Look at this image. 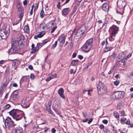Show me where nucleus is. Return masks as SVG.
<instances>
[{"instance_id":"55","label":"nucleus","mask_w":133,"mask_h":133,"mask_svg":"<svg viewBox=\"0 0 133 133\" xmlns=\"http://www.w3.org/2000/svg\"><path fill=\"white\" fill-rule=\"evenodd\" d=\"M78 57L79 59H81L83 58V57L82 55H78Z\"/></svg>"},{"instance_id":"25","label":"nucleus","mask_w":133,"mask_h":133,"mask_svg":"<svg viewBox=\"0 0 133 133\" xmlns=\"http://www.w3.org/2000/svg\"><path fill=\"white\" fill-rule=\"evenodd\" d=\"M113 115L116 118H118L119 117V113L115 111L113 113Z\"/></svg>"},{"instance_id":"35","label":"nucleus","mask_w":133,"mask_h":133,"mask_svg":"<svg viewBox=\"0 0 133 133\" xmlns=\"http://www.w3.org/2000/svg\"><path fill=\"white\" fill-rule=\"evenodd\" d=\"M57 43V41H56L55 43L52 45V47L53 48H54L56 46Z\"/></svg>"},{"instance_id":"43","label":"nucleus","mask_w":133,"mask_h":133,"mask_svg":"<svg viewBox=\"0 0 133 133\" xmlns=\"http://www.w3.org/2000/svg\"><path fill=\"white\" fill-rule=\"evenodd\" d=\"M131 54H129L127 57L126 58H125V59L126 60H127V59H128L131 56Z\"/></svg>"},{"instance_id":"14","label":"nucleus","mask_w":133,"mask_h":133,"mask_svg":"<svg viewBox=\"0 0 133 133\" xmlns=\"http://www.w3.org/2000/svg\"><path fill=\"white\" fill-rule=\"evenodd\" d=\"M105 43L106 44V46L105 48H104V51L105 52H107L112 49V47L109 45L107 41V38L106 39V40L105 41Z\"/></svg>"},{"instance_id":"19","label":"nucleus","mask_w":133,"mask_h":133,"mask_svg":"<svg viewBox=\"0 0 133 133\" xmlns=\"http://www.w3.org/2000/svg\"><path fill=\"white\" fill-rule=\"evenodd\" d=\"M116 35L115 34H111L110 36L109 37V39L110 41L112 42L114 41L115 39V37Z\"/></svg>"},{"instance_id":"46","label":"nucleus","mask_w":133,"mask_h":133,"mask_svg":"<svg viewBox=\"0 0 133 133\" xmlns=\"http://www.w3.org/2000/svg\"><path fill=\"white\" fill-rule=\"evenodd\" d=\"M56 130L54 128H52L51 130L52 133H55L56 132Z\"/></svg>"},{"instance_id":"53","label":"nucleus","mask_w":133,"mask_h":133,"mask_svg":"<svg viewBox=\"0 0 133 133\" xmlns=\"http://www.w3.org/2000/svg\"><path fill=\"white\" fill-rule=\"evenodd\" d=\"M74 71V70L72 69H70V74H71L72 73H73V71Z\"/></svg>"},{"instance_id":"47","label":"nucleus","mask_w":133,"mask_h":133,"mask_svg":"<svg viewBox=\"0 0 133 133\" xmlns=\"http://www.w3.org/2000/svg\"><path fill=\"white\" fill-rule=\"evenodd\" d=\"M23 37V36L22 35H20L18 36V39L19 41L21 40L22 39V38Z\"/></svg>"},{"instance_id":"6","label":"nucleus","mask_w":133,"mask_h":133,"mask_svg":"<svg viewBox=\"0 0 133 133\" xmlns=\"http://www.w3.org/2000/svg\"><path fill=\"white\" fill-rule=\"evenodd\" d=\"M4 122L5 127L8 129H9L10 127L13 128L16 125L11 119L9 117H7L5 120H4Z\"/></svg>"},{"instance_id":"12","label":"nucleus","mask_w":133,"mask_h":133,"mask_svg":"<svg viewBox=\"0 0 133 133\" xmlns=\"http://www.w3.org/2000/svg\"><path fill=\"white\" fill-rule=\"evenodd\" d=\"M65 39V36L64 35L62 34L59 37L58 40L60 43L61 46L64 43Z\"/></svg>"},{"instance_id":"23","label":"nucleus","mask_w":133,"mask_h":133,"mask_svg":"<svg viewBox=\"0 0 133 133\" xmlns=\"http://www.w3.org/2000/svg\"><path fill=\"white\" fill-rule=\"evenodd\" d=\"M78 60H74L71 62V65L72 66H75L78 63Z\"/></svg>"},{"instance_id":"37","label":"nucleus","mask_w":133,"mask_h":133,"mask_svg":"<svg viewBox=\"0 0 133 133\" xmlns=\"http://www.w3.org/2000/svg\"><path fill=\"white\" fill-rule=\"evenodd\" d=\"M47 42H44L42 43H38V44H39V46H42L43 45H44L45 44H46L47 43Z\"/></svg>"},{"instance_id":"2","label":"nucleus","mask_w":133,"mask_h":133,"mask_svg":"<svg viewBox=\"0 0 133 133\" xmlns=\"http://www.w3.org/2000/svg\"><path fill=\"white\" fill-rule=\"evenodd\" d=\"M87 29L86 26L84 25L80 26L74 36V39L78 41L82 36Z\"/></svg>"},{"instance_id":"39","label":"nucleus","mask_w":133,"mask_h":133,"mask_svg":"<svg viewBox=\"0 0 133 133\" xmlns=\"http://www.w3.org/2000/svg\"><path fill=\"white\" fill-rule=\"evenodd\" d=\"M119 83L118 81H116L114 82V84L116 85L117 86L118 85Z\"/></svg>"},{"instance_id":"1","label":"nucleus","mask_w":133,"mask_h":133,"mask_svg":"<svg viewBox=\"0 0 133 133\" xmlns=\"http://www.w3.org/2000/svg\"><path fill=\"white\" fill-rule=\"evenodd\" d=\"M9 113L13 118L16 121L21 119L23 117L24 115L23 111H19L17 109H13Z\"/></svg>"},{"instance_id":"20","label":"nucleus","mask_w":133,"mask_h":133,"mask_svg":"<svg viewBox=\"0 0 133 133\" xmlns=\"http://www.w3.org/2000/svg\"><path fill=\"white\" fill-rule=\"evenodd\" d=\"M119 55H121L120 58L121 59H124L126 57V53L125 52H122L120 53Z\"/></svg>"},{"instance_id":"26","label":"nucleus","mask_w":133,"mask_h":133,"mask_svg":"<svg viewBox=\"0 0 133 133\" xmlns=\"http://www.w3.org/2000/svg\"><path fill=\"white\" fill-rule=\"evenodd\" d=\"M45 34V33L44 32H40L37 35V36L38 38H41Z\"/></svg>"},{"instance_id":"57","label":"nucleus","mask_w":133,"mask_h":133,"mask_svg":"<svg viewBox=\"0 0 133 133\" xmlns=\"http://www.w3.org/2000/svg\"><path fill=\"white\" fill-rule=\"evenodd\" d=\"M28 68L30 70H32L33 69L32 66L31 65H29Z\"/></svg>"},{"instance_id":"52","label":"nucleus","mask_w":133,"mask_h":133,"mask_svg":"<svg viewBox=\"0 0 133 133\" xmlns=\"http://www.w3.org/2000/svg\"><path fill=\"white\" fill-rule=\"evenodd\" d=\"M49 24H50L51 27H52V26L54 24V23L52 21H51L49 22Z\"/></svg>"},{"instance_id":"11","label":"nucleus","mask_w":133,"mask_h":133,"mask_svg":"<svg viewBox=\"0 0 133 133\" xmlns=\"http://www.w3.org/2000/svg\"><path fill=\"white\" fill-rule=\"evenodd\" d=\"M0 34L2 35L4 39H6L8 35L7 31L4 29L0 30Z\"/></svg>"},{"instance_id":"10","label":"nucleus","mask_w":133,"mask_h":133,"mask_svg":"<svg viewBox=\"0 0 133 133\" xmlns=\"http://www.w3.org/2000/svg\"><path fill=\"white\" fill-rule=\"evenodd\" d=\"M119 28L115 25H113L110 28V30H111V33L116 35L118 32Z\"/></svg>"},{"instance_id":"48","label":"nucleus","mask_w":133,"mask_h":133,"mask_svg":"<svg viewBox=\"0 0 133 133\" xmlns=\"http://www.w3.org/2000/svg\"><path fill=\"white\" fill-rule=\"evenodd\" d=\"M93 120V119L91 118H90L89 120L88 121V124H90V123H91Z\"/></svg>"},{"instance_id":"34","label":"nucleus","mask_w":133,"mask_h":133,"mask_svg":"<svg viewBox=\"0 0 133 133\" xmlns=\"http://www.w3.org/2000/svg\"><path fill=\"white\" fill-rule=\"evenodd\" d=\"M57 28V26H54L52 28V30L51 31V33H53L54 32V31H55V30Z\"/></svg>"},{"instance_id":"59","label":"nucleus","mask_w":133,"mask_h":133,"mask_svg":"<svg viewBox=\"0 0 133 133\" xmlns=\"http://www.w3.org/2000/svg\"><path fill=\"white\" fill-rule=\"evenodd\" d=\"M76 53H74L72 55V57L73 58H74L76 57Z\"/></svg>"},{"instance_id":"8","label":"nucleus","mask_w":133,"mask_h":133,"mask_svg":"<svg viewBox=\"0 0 133 133\" xmlns=\"http://www.w3.org/2000/svg\"><path fill=\"white\" fill-rule=\"evenodd\" d=\"M12 130V133H21L22 132V129L16 124L15 125Z\"/></svg>"},{"instance_id":"33","label":"nucleus","mask_w":133,"mask_h":133,"mask_svg":"<svg viewBox=\"0 0 133 133\" xmlns=\"http://www.w3.org/2000/svg\"><path fill=\"white\" fill-rule=\"evenodd\" d=\"M13 95L12 96V98L14 100H16L17 98V95H15L13 94Z\"/></svg>"},{"instance_id":"7","label":"nucleus","mask_w":133,"mask_h":133,"mask_svg":"<svg viewBox=\"0 0 133 133\" xmlns=\"http://www.w3.org/2000/svg\"><path fill=\"white\" fill-rule=\"evenodd\" d=\"M122 92L121 91H116L111 96V97L113 99L119 98H122Z\"/></svg>"},{"instance_id":"41","label":"nucleus","mask_w":133,"mask_h":133,"mask_svg":"<svg viewBox=\"0 0 133 133\" xmlns=\"http://www.w3.org/2000/svg\"><path fill=\"white\" fill-rule=\"evenodd\" d=\"M125 123L127 125H129L130 124V121L129 119H128L125 122Z\"/></svg>"},{"instance_id":"16","label":"nucleus","mask_w":133,"mask_h":133,"mask_svg":"<svg viewBox=\"0 0 133 133\" xmlns=\"http://www.w3.org/2000/svg\"><path fill=\"white\" fill-rule=\"evenodd\" d=\"M64 92V89L63 88H61L58 91V93L60 97L63 99L65 98V96L63 95Z\"/></svg>"},{"instance_id":"21","label":"nucleus","mask_w":133,"mask_h":133,"mask_svg":"<svg viewBox=\"0 0 133 133\" xmlns=\"http://www.w3.org/2000/svg\"><path fill=\"white\" fill-rule=\"evenodd\" d=\"M39 49V47L38 46H37L31 49V53H33L35 51H37Z\"/></svg>"},{"instance_id":"63","label":"nucleus","mask_w":133,"mask_h":133,"mask_svg":"<svg viewBox=\"0 0 133 133\" xmlns=\"http://www.w3.org/2000/svg\"><path fill=\"white\" fill-rule=\"evenodd\" d=\"M115 78H118V77L119 78H120L119 75L118 74L117 75L115 76Z\"/></svg>"},{"instance_id":"15","label":"nucleus","mask_w":133,"mask_h":133,"mask_svg":"<svg viewBox=\"0 0 133 133\" xmlns=\"http://www.w3.org/2000/svg\"><path fill=\"white\" fill-rule=\"evenodd\" d=\"M70 11V8H64L62 11V15L63 16H65Z\"/></svg>"},{"instance_id":"22","label":"nucleus","mask_w":133,"mask_h":133,"mask_svg":"<svg viewBox=\"0 0 133 133\" xmlns=\"http://www.w3.org/2000/svg\"><path fill=\"white\" fill-rule=\"evenodd\" d=\"M23 30L25 33H28L29 31V26L26 25L25 26Z\"/></svg>"},{"instance_id":"51","label":"nucleus","mask_w":133,"mask_h":133,"mask_svg":"<svg viewBox=\"0 0 133 133\" xmlns=\"http://www.w3.org/2000/svg\"><path fill=\"white\" fill-rule=\"evenodd\" d=\"M76 30V29H74V30L72 31V33L71 35V37H72V36L75 33Z\"/></svg>"},{"instance_id":"54","label":"nucleus","mask_w":133,"mask_h":133,"mask_svg":"<svg viewBox=\"0 0 133 133\" xmlns=\"http://www.w3.org/2000/svg\"><path fill=\"white\" fill-rule=\"evenodd\" d=\"M125 112L124 111H122L121 112V116H123L124 115Z\"/></svg>"},{"instance_id":"61","label":"nucleus","mask_w":133,"mask_h":133,"mask_svg":"<svg viewBox=\"0 0 133 133\" xmlns=\"http://www.w3.org/2000/svg\"><path fill=\"white\" fill-rule=\"evenodd\" d=\"M105 41L104 40L101 43L102 45V46H104L105 44Z\"/></svg>"},{"instance_id":"5","label":"nucleus","mask_w":133,"mask_h":133,"mask_svg":"<svg viewBox=\"0 0 133 133\" xmlns=\"http://www.w3.org/2000/svg\"><path fill=\"white\" fill-rule=\"evenodd\" d=\"M92 41V39L90 38L88 40L82 47L83 50L87 52L89 51L91 48Z\"/></svg>"},{"instance_id":"27","label":"nucleus","mask_w":133,"mask_h":133,"mask_svg":"<svg viewBox=\"0 0 133 133\" xmlns=\"http://www.w3.org/2000/svg\"><path fill=\"white\" fill-rule=\"evenodd\" d=\"M23 16V13L22 12H20L18 15V17L20 18V20H21Z\"/></svg>"},{"instance_id":"64","label":"nucleus","mask_w":133,"mask_h":133,"mask_svg":"<svg viewBox=\"0 0 133 133\" xmlns=\"http://www.w3.org/2000/svg\"><path fill=\"white\" fill-rule=\"evenodd\" d=\"M70 1V0H66L64 4H66L68 3Z\"/></svg>"},{"instance_id":"38","label":"nucleus","mask_w":133,"mask_h":133,"mask_svg":"<svg viewBox=\"0 0 133 133\" xmlns=\"http://www.w3.org/2000/svg\"><path fill=\"white\" fill-rule=\"evenodd\" d=\"M92 65V62H91L89 63L88 64V65L87 66L86 68H88L89 66H90Z\"/></svg>"},{"instance_id":"32","label":"nucleus","mask_w":133,"mask_h":133,"mask_svg":"<svg viewBox=\"0 0 133 133\" xmlns=\"http://www.w3.org/2000/svg\"><path fill=\"white\" fill-rule=\"evenodd\" d=\"M105 133H109L110 131L108 129L105 128L104 130Z\"/></svg>"},{"instance_id":"36","label":"nucleus","mask_w":133,"mask_h":133,"mask_svg":"<svg viewBox=\"0 0 133 133\" xmlns=\"http://www.w3.org/2000/svg\"><path fill=\"white\" fill-rule=\"evenodd\" d=\"M30 78L32 79H34L35 78V76L33 74H31L30 76Z\"/></svg>"},{"instance_id":"58","label":"nucleus","mask_w":133,"mask_h":133,"mask_svg":"<svg viewBox=\"0 0 133 133\" xmlns=\"http://www.w3.org/2000/svg\"><path fill=\"white\" fill-rule=\"evenodd\" d=\"M88 121V118H86L85 120H83L82 121L83 122H87Z\"/></svg>"},{"instance_id":"13","label":"nucleus","mask_w":133,"mask_h":133,"mask_svg":"<svg viewBox=\"0 0 133 133\" xmlns=\"http://www.w3.org/2000/svg\"><path fill=\"white\" fill-rule=\"evenodd\" d=\"M21 105L24 108H26L29 106L30 104L29 102L25 99H23L22 101Z\"/></svg>"},{"instance_id":"3","label":"nucleus","mask_w":133,"mask_h":133,"mask_svg":"<svg viewBox=\"0 0 133 133\" xmlns=\"http://www.w3.org/2000/svg\"><path fill=\"white\" fill-rule=\"evenodd\" d=\"M98 93L99 95L102 96L107 92V90L105 85L101 82H99L97 87Z\"/></svg>"},{"instance_id":"4","label":"nucleus","mask_w":133,"mask_h":133,"mask_svg":"<svg viewBox=\"0 0 133 133\" xmlns=\"http://www.w3.org/2000/svg\"><path fill=\"white\" fill-rule=\"evenodd\" d=\"M11 44V48L9 49L8 51V53L10 54H14L18 53L22 48L20 47V45L18 44H15L14 43L12 42Z\"/></svg>"},{"instance_id":"45","label":"nucleus","mask_w":133,"mask_h":133,"mask_svg":"<svg viewBox=\"0 0 133 133\" xmlns=\"http://www.w3.org/2000/svg\"><path fill=\"white\" fill-rule=\"evenodd\" d=\"M99 128L101 129H104V126L103 124H101L99 125Z\"/></svg>"},{"instance_id":"28","label":"nucleus","mask_w":133,"mask_h":133,"mask_svg":"<svg viewBox=\"0 0 133 133\" xmlns=\"http://www.w3.org/2000/svg\"><path fill=\"white\" fill-rule=\"evenodd\" d=\"M44 15L45 14L44 11L43 10H42L40 13V17L42 18H43L44 17Z\"/></svg>"},{"instance_id":"17","label":"nucleus","mask_w":133,"mask_h":133,"mask_svg":"<svg viewBox=\"0 0 133 133\" xmlns=\"http://www.w3.org/2000/svg\"><path fill=\"white\" fill-rule=\"evenodd\" d=\"M109 6L108 3H104L103 5L102 9L104 11H107L109 10Z\"/></svg>"},{"instance_id":"24","label":"nucleus","mask_w":133,"mask_h":133,"mask_svg":"<svg viewBox=\"0 0 133 133\" xmlns=\"http://www.w3.org/2000/svg\"><path fill=\"white\" fill-rule=\"evenodd\" d=\"M11 107L10 104H8L4 106L3 108L4 110H7L8 109Z\"/></svg>"},{"instance_id":"18","label":"nucleus","mask_w":133,"mask_h":133,"mask_svg":"<svg viewBox=\"0 0 133 133\" xmlns=\"http://www.w3.org/2000/svg\"><path fill=\"white\" fill-rule=\"evenodd\" d=\"M51 101H49L48 103L46 106V109L49 112H51Z\"/></svg>"},{"instance_id":"42","label":"nucleus","mask_w":133,"mask_h":133,"mask_svg":"<svg viewBox=\"0 0 133 133\" xmlns=\"http://www.w3.org/2000/svg\"><path fill=\"white\" fill-rule=\"evenodd\" d=\"M103 123L105 124H107L108 123V121L106 119H104L102 121Z\"/></svg>"},{"instance_id":"50","label":"nucleus","mask_w":133,"mask_h":133,"mask_svg":"<svg viewBox=\"0 0 133 133\" xmlns=\"http://www.w3.org/2000/svg\"><path fill=\"white\" fill-rule=\"evenodd\" d=\"M27 3V0H25L23 2V4L24 5H26Z\"/></svg>"},{"instance_id":"56","label":"nucleus","mask_w":133,"mask_h":133,"mask_svg":"<svg viewBox=\"0 0 133 133\" xmlns=\"http://www.w3.org/2000/svg\"><path fill=\"white\" fill-rule=\"evenodd\" d=\"M12 86L13 87H18V85L17 84H16V83H14L12 85Z\"/></svg>"},{"instance_id":"44","label":"nucleus","mask_w":133,"mask_h":133,"mask_svg":"<svg viewBox=\"0 0 133 133\" xmlns=\"http://www.w3.org/2000/svg\"><path fill=\"white\" fill-rule=\"evenodd\" d=\"M61 3L60 2H59L58 3V4H57V6L58 9H59L60 7L61 6Z\"/></svg>"},{"instance_id":"62","label":"nucleus","mask_w":133,"mask_h":133,"mask_svg":"<svg viewBox=\"0 0 133 133\" xmlns=\"http://www.w3.org/2000/svg\"><path fill=\"white\" fill-rule=\"evenodd\" d=\"M38 4L37 3L36 4V6L34 9V10H35V8H36V10L38 8Z\"/></svg>"},{"instance_id":"9","label":"nucleus","mask_w":133,"mask_h":133,"mask_svg":"<svg viewBox=\"0 0 133 133\" xmlns=\"http://www.w3.org/2000/svg\"><path fill=\"white\" fill-rule=\"evenodd\" d=\"M126 4L125 0H118L117 5L120 9L123 8Z\"/></svg>"},{"instance_id":"49","label":"nucleus","mask_w":133,"mask_h":133,"mask_svg":"<svg viewBox=\"0 0 133 133\" xmlns=\"http://www.w3.org/2000/svg\"><path fill=\"white\" fill-rule=\"evenodd\" d=\"M18 94V92L17 91H15L13 93V94L17 95V96Z\"/></svg>"},{"instance_id":"30","label":"nucleus","mask_w":133,"mask_h":133,"mask_svg":"<svg viewBox=\"0 0 133 133\" xmlns=\"http://www.w3.org/2000/svg\"><path fill=\"white\" fill-rule=\"evenodd\" d=\"M56 75H57L56 73H54L53 74H52L50 76V77H51V78L52 79L55 78L56 76Z\"/></svg>"},{"instance_id":"60","label":"nucleus","mask_w":133,"mask_h":133,"mask_svg":"<svg viewBox=\"0 0 133 133\" xmlns=\"http://www.w3.org/2000/svg\"><path fill=\"white\" fill-rule=\"evenodd\" d=\"M51 77H48V78L46 81H47V82H48V81H50L51 79Z\"/></svg>"},{"instance_id":"40","label":"nucleus","mask_w":133,"mask_h":133,"mask_svg":"<svg viewBox=\"0 0 133 133\" xmlns=\"http://www.w3.org/2000/svg\"><path fill=\"white\" fill-rule=\"evenodd\" d=\"M17 9L18 8H22L21 7V5L20 4V3H18L17 4Z\"/></svg>"},{"instance_id":"29","label":"nucleus","mask_w":133,"mask_h":133,"mask_svg":"<svg viewBox=\"0 0 133 133\" xmlns=\"http://www.w3.org/2000/svg\"><path fill=\"white\" fill-rule=\"evenodd\" d=\"M8 83L9 82H8L6 81L3 83V84L2 85L1 87H6L8 84Z\"/></svg>"},{"instance_id":"31","label":"nucleus","mask_w":133,"mask_h":133,"mask_svg":"<svg viewBox=\"0 0 133 133\" xmlns=\"http://www.w3.org/2000/svg\"><path fill=\"white\" fill-rule=\"evenodd\" d=\"M126 120V118H125L123 117L121 118L120 119V121L121 123L125 121Z\"/></svg>"}]
</instances>
